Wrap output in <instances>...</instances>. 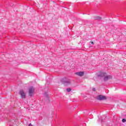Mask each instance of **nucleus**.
<instances>
[{"instance_id": "nucleus-1", "label": "nucleus", "mask_w": 126, "mask_h": 126, "mask_svg": "<svg viewBox=\"0 0 126 126\" xmlns=\"http://www.w3.org/2000/svg\"><path fill=\"white\" fill-rule=\"evenodd\" d=\"M98 76L104 77V81H107V80H109V79H112V78L111 75H107V73L104 72L101 73L99 75H98Z\"/></svg>"}, {"instance_id": "nucleus-2", "label": "nucleus", "mask_w": 126, "mask_h": 126, "mask_svg": "<svg viewBox=\"0 0 126 126\" xmlns=\"http://www.w3.org/2000/svg\"><path fill=\"white\" fill-rule=\"evenodd\" d=\"M29 94L30 96H33L35 94V89L33 87H31L29 89Z\"/></svg>"}, {"instance_id": "nucleus-3", "label": "nucleus", "mask_w": 126, "mask_h": 126, "mask_svg": "<svg viewBox=\"0 0 126 126\" xmlns=\"http://www.w3.org/2000/svg\"><path fill=\"white\" fill-rule=\"evenodd\" d=\"M19 94L21 95V98L23 99H25L26 98V94H25L23 90H20Z\"/></svg>"}, {"instance_id": "nucleus-4", "label": "nucleus", "mask_w": 126, "mask_h": 126, "mask_svg": "<svg viewBox=\"0 0 126 126\" xmlns=\"http://www.w3.org/2000/svg\"><path fill=\"white\" fill-rule=\"evenodd\" d=\"M106 99H107V97L104 95H99L97 96L98 100H106Z\"/></svg>"}, {"instance_id": "nucleus-5", "label": "nucleus", "mask_w": 126, "mask_h": 126, "mask_svg": "<svg viewBox=\"0 0 126 126\" xmlns=\"http://www.w3.org/2000/svg\"><path fill=\"white\" fill-rule=\"evenodd\" d=\"M76 75H78V76H83L84 75V72H79L75 73Z\"/></svg>"}, {"instance_id": "nucleus-6", "label": "nucleus", "mask_w": 126, "mask_h": 126, "mask_svg": "<svg viewBox=\"0 0 126 126\" xmlns=\"http://www.w3.org/2000/svg\"><path fill=\"white\" fill-rule=\"evenodd\" d=\"M64 84L65 85H69L70 84V80L66 79L64 81Z\"/></svg>"}, {"instance_id": "nucleus-7", "label": "nucleus", "mask_w": 126, "mask_h": 126, "mask_svg": "<svg viewBox=\"0 0 126 126\" xmlns=\"http://www.w3.org/2000/svg\"><path fill=\"white\" fill-rule=\"evenodd\" d=\"M67 92H70L71 91V89L70 88H68L66 89Z\"/></svg>"}, {"instance_id": "nucleus-8", "label": "nucleus", "mask_w": 126, "mask_h": 126, "mask_svg": "<svg viewBox=\"0 0 126 126\" xmlns=\"http://www.w3.org/2000/svg\"><path fill=\"white\" fill-rule=\"evenodd\" d=\"M96 19H98L99 20H100V19H102V18H101V17L100 16H97L96 17Z\"/></svg>"}, {"instance_id": "nucleus-9", "label": "nucleus", "mask_w": 126, "mask_h": 126, "mask_svg": "<svg viewBox=\"0 0 126 126\" xmlns=\"http://www.w3.org/2000/svg\"><path fill=\"white\" fill-rule=\"evenodd\" d=\"M122 122H123V123H126V120L125 119H122Z\"/></svg>"}, {"instance_id": "nucleus-10", "label": "nucleus", "mask_w": 126, "mask_h": 126, "mask_svg": "<svg viewBox=\"0 0 126 126\" xmlns=\"http://www.w3.org/2000/svg\"><path fill=\"white\" fill-rule=\"evenodd\" d=\"M93 91H96V89L94 88H93Z\"/></svg>"}, {"instance_id": "nucleus-11", "label": "nucleus", "mask_w": 126, "mask_h": 126, "mask_svg": "<svg viewBox=\"0 0 126 126\" xmlns=\"http://www.w3.org/2000/svg\"><path fill=\"white\" fill-rule=\"evenodd\" d=\"M91 44H92V45H94V42L93 41L91 42Z\"/></svg>"}, {"instance_id": "nucleus-12", "label": "nucleus", "mask_w": 126, "mask_h": 126, "mask_svg": "<svg viewBox=\"0 0 126 126\" xmlns=\"http://www.w3.org/2000/svg\"><path fill=\"white\" fill-rule=\"evenodd\" d=\"M29 126H33V125H32V124H30L29 125Z\"/></svg>"}, {"instance_id": "nucleus-13", "label": "nucleus", "mask_w": 126, "mask_h": 126, "mask_svg": "<svg viewBox=\"0 0 126 126\" xmlns=\"http://www.w3.org/2000/svg\"><path fill=\"white\" fill-rule=\"evenodd\" d=\"M90 48H92V46L91 45V46H90Z\"/></svg>"}]
</instances>
